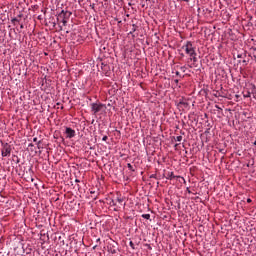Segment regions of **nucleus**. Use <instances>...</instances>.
Masks as SVG:
<instances>
[{"instance_id": "obj_1", "label": "nucleus", "mask_w": 256, "mask_h": 256, "mask_svg": "<svg viewBox=\"0 0 256 256\" xmlns=\"http://www.w3.org/2000/svg\"><path fill=\"white\" fill-rule=\"evenodd\" d=\"M181 51H184L186 55H188L189 61L197 63V52L195 51V47H193V43L191 41H187L185 45L181 47Z\"/></svg>"}, {"instance_id": "obj_2", "label": "nucleus", "mask_w": 256, "mask_h": 256, "mask_svg": "<svg viewBox=\"0 0 256 256\" xmlns=\"http://www.w3.org/2000/svg\"><path fill=\"white\" fill-rule=\"evenodd\" d=\"M90 107L93 115H107V105L103 103H91Z\"/></svg>"}, {"instance_id": "obj_3", "label": "nucleus", "mask_w": 256, "mask_h": 256, "mask_svg": "<svg viewBox=\"0 0 256 256\" xmlns=\"http://www.w3.org/2000/svg\"><path fill=\"white\" fill-rule=\"evenodd\" d=\"M1 155L2 157L11 156V146L9 145V143H2Z\"/></svg>"}, {"instance_id": "obj_4", "label": "nucleus", "mask_w": 256, "mask_h": 256, "mask_svg": "<svg viewBox=\"0 0 256 256\" xmlns=\"http://www.w3.org/2000/svg\"><path fill=\"white\" fill-rule=\"evenodd\" d=\"M177 107L182 110L188 111L189 109V101L185 100L184 98L180 99V101L177 103Z\"/></svg>"}, {"instance_id": "obj_5", "label": "nucleus", "mask_w": 256, "mask_h": 256, "mask_svg": "<svg viewBox=\"0 0 256 256\" xmlns=\"http://www.w3.org/2000/svg\"><path fill=\"white\" fill-rule=\"evenodd\" d=\"M65 135H66V139H73V137H75V135H77V133L75 132L74 129H72L70 127H66Z\"/></svg>"}, {"instance_id": "obj_6", "label": "nucleus", "mask_w": 256, "mask_h": 256, "mask_svg": "<svg viewBox=\"0 0 256 256\" xmlns=\"http://www.w3.org/2000/svg\"><path fill=\"white\" fill-rule=\"evenodd\" d=\"M166 179H182L183 183H186L185 178L181 176H176L173 172H168Z\"/></svg>"}, {"instance_id": "obj_7", "label": "nucleus", "mask_w": 256, "mask_h": 256, "mask_svg": "<svg viewBox=\"0 0 256 256\" xmlns=\"http://www.w3.org/2000/svg\"><path fill=\"white\" fill-rule=\"evenodd\" d=\"M117 203L120 207H123L125 205V204H123V198H117L116 202H115V200H112V205H117Z\"/></svg>"}, {"instance_id": "obj_8", "label": "nucleus", "mask_w": 256, "mask_h": 256, "mask_svg": "<svg viewBox=\"0 0 256 256\" xmlns=\"http://www.w3.org/2000/svg\"><path fill=\"white\" fill-rule=\"evenodd\" d=\"M28 149H29V151H35V153H37V150H35V145L33 143H30L28 145Z\"/></svg>"}, {"instance_id": "obj_9", "label": "nucleus", "mask_w": 256, "mask_h": 256, "mask_svg": "<svg viewBox=\"0 0 256 256\" xmlns=\"http://www.w3.org/2000/svg\"><path fill=\"white\" fill-rule=\"evenodd\" d=\"M142 218L149 220L151 219V214H142Z\"/></svg>"}, {"instance_id": "obj_10", "label": "nucleus", "mask_w": 256, "mask_h": 256, "mask_svg": "<svg viewBox=\"0 0 256 256\" xmlns=\"http://www.w3.org/2000/svg\"><path fill=\"white\" fill-rule=\"evenodd\" d=\"M252 95H253V98L256 100V86H253Z\"/></svg>"}, {"instance_id": "obj_11", "label": "nucleus", "mask_w": 256, "mask_h": 256, "mask_svg": "<svg viewBox=\"0 0 256 256\" xmlns=\"http://www.w3.org/2000/svg\"><path fill=\"white\" fill-rule=\"evenodd\" d=\"M180 71H182V73H185L187 71V67L186 66H181Z\"/></svg>"}, {"instance_id": "obj_12", "label": "nucleus", "mask_w": 256, "mask_h": 256, "mask_svg": "<svg viewBox=\"0 0 256 256\" xmlns=\"http://www.w3.org/2000/svg\"><path fill=\"white\" fill-rule=\"evenodd\" d=\"M36 145H37V149H43V147L41 146V141H38Z\"/></svg>"}, {"instance_id": "obj_13", "label": "nucleus", "mask_w": 256, "mask_h": 256, "mask_svg": "<svg viewBox=\"0 0 256 256\" xmlns=\"http://www.w3.org/2000/svg\"><path fill=\"white\" fill-rule=\"evenodd\" d=\"M176 141H178V142L183 141V136H177V137H176Z\"/></svg>"}, {"instance_id": "obj_14", "label": "nucleus", "mask_w": 256, "mask_h": 256, "mask_svg": "<svg viewBox=\"0 0 256 256\" xmlns=\"http://www.w3.org/2000/svg\"><path fill=\"white\" fill-rule=\"evenodd\" d=\"M172 73H175L176 77H181V73H179V71L174 72V70H173Z\"/></svg>"}, {"instance_id": "obj_15", "label": "nucleus", "mask_w": 256, "mask_h": 256, "mask_svg": "<svg viewBox=\"0 0 256 256\" xmlns=\"http://www.w3.org/2000/svg\"><path fill=\"white\" fill-rule=\"evenodd\" d=\"M127 167H128V169H130V171H133V165H131V163H128Z\"/></svg>"}, {"instance_id": "obj_16", "label": "nucleus", "mask_w": 256, "mask_h": 256, "mask_svg": "<svg viewBox=\"0 0 256 256\" xmlns=\"http://www.w3.org/2000/svg\"><path fill=\"white\" fill-rule=\"evenodd\" d=\"M33 143H36V144L39 143L37 137H34V138H33Z\"/></svg>"}, {"instance_id": "obj_17", "label": "nucleus", "mask_w": 256, "mask_h": 256, "mask_svg": "<svg viewBox=\"0 0 256 256\" xmlns=\"http://www.w3.org/2000/svg\"><path fill=\"white\" fill-rule=\"evenodd\" d=\"M244 97H251V92H247V94L244 95Z\"/></svg>"}, {"instance_id": "obj_18", "label": "nucleus", "mask_w": 256, "mask_h": 256, "mask_svg": "<svg viewBox=\"0 0 256 256\" xmlns=\"http://www.w3.org/2000/svg\"><path fill=\"white\" fill-rule=\"evenodd\" d=\"M108 137L107 136H103L102 141H107Z\"/></svg>"}, {"instance_id": "obj_19", "label": "nucleus", "mask_w": 256, "mask_h": 256, "mask_svg": "<svg viewBox=\"0 0 256 256\" xmlns=\"http://www.w3.org/2000/svg\"><path fill=\"white\" fill-rule=\"evenodd\" d=\"M62 22H63V25H67V20L63 19Z\"/></svg>"}, {"instance_id": "obj_20", "label": "nucleus", "mask_w": 256, "mask_h": 256, "mask_svg": "<svg viewBox=\"0 0 256 256\" xmlns=\"http://www.w3.org/2000/svg\"><path fill=\"white\" fill-rule=\"evenodd\" d=\"M251 201H252L251 198L247 199V203H251Z\"/></svg>"}, {"instance_id": "obj_21", "label": "nucleus", "mask_w": 256, "mask_h": 256, "mask_svg": "<svg viewBox=\"0 0 256 256\" xmlns=\"http://www.w3.org/2000/svg\"><path fill=\"white\" fill-rule=\"evenodd\" d=\"M186 191H188V193H191V190L189 188H186Z\"/></svg>"}, {"instance_id": "obj_22", "label": "nucleus", "mask_w": 256, "mask_h": 256, "mask_svg": "<svg viewBox=\"0 0 256 256\" xmlns=\"http://www.w3.org/2000/svg\"><path fill=\"white\" fill-rule=\"evenodd\" d=\"M174 82H175V83H179V80H178V79H176V80H174Z\"/></svg>"}, {"instance_id": "obj_23", "label": "nucleus", "mask_w": 256, "mask_h": 256, "mask_svg": "<svg viewBox=\"0 0 256 256\" xmlns=\"http://www.w3.org/2000/svg\"><path fill=\"white\" fill-rule=\"evenodd\" d=\"M23 27H24L23 24H21V25H20V29H23Z\"/></svg>"}, {"instance_id": "obj_24", "label": "nucleus", "mask_w": 256, "mask_h": 256, "mask_svg": "<svg viewBox=\"0 0 256 256\" xmlns=\"http://www.w3.org/2000/svg\"><path fill=\"white\" fill-rule=\"evenodd\" d=\"M179 179V182L181 183V181H183V179H181V178H178Z\"/></svg>"}, {"instance_id": "obj_25", "label": "nucleus", "mask_w": 256, "mask_h": 256, "mask_svg": "<svg viewBox=\"0 0 256 256\" xmlns=\"http://www.w3.org/2000/svg\"><path fill=\"white\" fill-rule=\"evenodd\" d=\"M189 67H190V69H192V68H193V65H189Z\"/></svg>"}, {"instance_id": "obj_26", "label": "nucleus", "mask_w": 256, "mask_h": 256, "mask_svg": "<svg viewBox=\"0 0 256 256\" xmlns=\"http://www.w3.org/2000/svg\"><path fill=\"white\" fill-rule=\"evenodd\" d=\"M131 247H133V242H130Z\"/></svg>"}, {"instance_id": "obj_27", "label": "nucleus", "mask_w": 256, "mask_h": 256, "mask_svg": "<svg viewBox=\"0 0 256 256\" xmlns=\"http://www.w3.org/2000/svg\"><path fill=\"white\" fill-rule=\"evenodd\" d=\"M76 183H79V179H76Z\"/></svg>"}, {"instance_id": "obj_28", "label": "nucleus", "mask_w": 256, "mask_h": 256, "mask_svg": "<svg viewBox=\"0 0 256 256\" xmlns=\"http://www.w3.org/2000/svg\"><path fill=\"white\" fill-rule=\"evenodd\" d=\"M107 107H111V104H108Z\"/></svg>"}, {"instance_id": "obj_29", "label": "nucleus", "mask_w": 256, "mask_h": 256, "mask_svg": "<svg viewBox=\"0 0 256 256\" xmlns=\"http://www.w3.org/2000/svg\"><path fill=\"white\" fill-rule=\"evenodd\" d=\"M181 56H182V57H185V55H184V54H181Z\"/></svg>"}, {"instance_id": "obj_30", "label": "nucleus", "mask_w": 256, "mask_h": 256, "mask_svg": "<svg viewBox=\"0 0 256 256\" xmlns=\"http://www.w3.org/2000/svg\"><path fill=\"white\" fill-rule=\"evenodd\" d=\"M237 57H238V58H241V55H238Z\"/></svg>"}, {"instance_id": "obj_31", "label": "nucleus", "mask_w": 256, "mask_h": 256, "mask_svg": "<svg viewBox=\"0 0 256 256\" xmlns=\"http://www.w3.org/2000/svg\"><path fill=\"white\" fill-rule=\"evenodd\" d=\"M145 1H149V0H145Z\"/></svg>"}]
</instances>
